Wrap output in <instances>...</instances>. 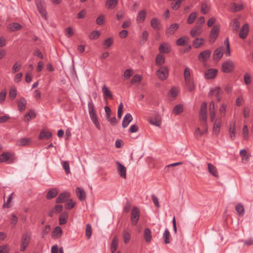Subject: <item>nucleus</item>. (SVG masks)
<instances>
[{
  "label": "nucleus",
  "mask_w": 253,
  "mask_h": 253,
  "mask_svg": "<svg viewBox=\"0 0 253 253\" xmlns=\"http://www.w3.org/2000/svg\"><path fill=\"white\" fill-rule=\"evenodd\" d=\"M202 27L200 26H197L193 28L190 32V34L193 38L197 37L200 36L202 33Z\"/></svg>",
  "instance_id": "nucleus-14"
},
{
  "label": "nucleus",
  "mask_w": 253,
  "mask_h": 253,
  "mask_svg": "<svg viewBox=\"0 0 253 253\" xmlns=\"http://www.w3.org/2000/svg\"><path fill=\"white\" fill-rule=\"evenodd\" d=\"M123 104L122 102H121L118 106L117 116L118 118L120 119L122 117L123 114Z\"/></svg>",
  "instance_id": "nucleus-62"
},
{
  "label": "nucleus",
  "mask_w": 253,
  "mask_h": 253,
  "mask_svg": "<svg viewBox=\"0 0 253 253\" xmlns=\"http://www.w3.org/2000/svg\"><path fill=\"white\" fill-rule=\"evenodd\" d=\"M16 95L17 92L16 88L14 87H11L9 93V97H10L12 99H13L16 97Z\"/></svg>",
  "instance_id": "nucleus-55"
},
{
  "label": "nucleus",
  "mask_w": 253,
  "mask_h": 253,
  "mask_svg": "<svg viewBox=\"0 0 253 253\" xmlns=\"http://www.w3.org/2000/svg\"><path fill=\"white\" fill-rule=\"evenodd\" d=\"M132 120V117L131 115L129 113H127L123 118V122H122V126L124 128L126 127L129 123L131 122Z\"/></svg>",
  "instance_id": "nucleus-17"
},
{
  "label": "nucleus",
  "mask_w": 253,
  "mask_h": 253,
  "mask_svg": "<svg viewBox=\"0 0 253 253\" xmlns=\"http://www.w3.org/2000/svg\"><path fill=\"white\" fill-rule=\"evenodd\" d=\"M189 42V38L187 36L182 37L178 39L176 42V44L179 46L187 45Z\"/></svg>",
  "instance_id": "nucleus-23"
},
{
  "label": "nucleus",
  "mask_w": 253,
  "mask_h": 253,
  "mask_svg": "<svg viewBox=\"0 0 253 253\" xmlns=\"http://www.w3.org/2000/svg\"><path fill=\"white\" fill-rule=\"evenodd\" d=\"M165 62L164 56L161 54L157 55L156 59V63H164Z\"/></svg>",
  "instance_id": "nucleus-63"
},
{
  "label": "nucleus",
  "mask_w": 253,
  "mask_h": 253,
  "mask_svg": "<svg viewBox=\"0 0 253 253\" xmlns=\"http://www.w3.org/2000/svg\"><path fill=\"white\" fill-rule=\"evenodd\" d=\"M124 241L126 244L129 242L130 239V234L127 231H124L123 233Z\"/></svg>",
  "instance_id": "nucleus-54"
},
{
  "label": "nucleus",
  "mask_w": 253,
  "mask_h": 253,
  "mask_svg": "<svg viewBox=\"0 0 253 253\" xmlns=\"http://www.w3.org/2000/svg\"><path fill=\"white\" fill-rule=\"evenodd\" d=\"M179 27V25L178 23H173L171 24L166 29V35L168 37L173 35L178 29Z\"/></svg>",
  "instance_id": "nucleus-6"
},
{
  "label": "nucleus",
  "mask_w": 253,
  "mask_h": 253,
  "mask_svg": "<svg viewBox=\"0 0 253 253\" xmlns=\"http://www.w3.org/2000/svg\"><path fill=\"white\" fill-rule=\"evenodd\" d=\"M102 92L103 93V97L105 98H109L110 99L113 98V95L111 92L109 90V88L104 85L102 88Z\"/></svg>",
  "instance_id": "nucleus-26"
},
{
  "label": "nucleus",
  "mask_w": 253,
  "mask_h": 253,
  "mask_svg": "<svg viewBox=\"0 0 253 253\" xmlns=\"http://www.w3.org/2000/svg\"><path fill=\"white\" fill-rule=\"evenodd\" d=\"M244 80L245 84L246 85H249L252 83L251 77L249 74L247 73L245 74L244 76Z\"/></svg>",
  "instance_id": "nucleus-53"
},
{
  "label": "nucleus",
  "mask_w": 253,
  "mask_h": 253,
  "mask_svg": "<svg viewBox=\"0 0 253 253\" xmlns=\"http://www.w3.org/2000/svg\"><path fill=\"white\" fill-rule=\"evenodd\" d=\"M233 8V11L236 12L237 11H241L243 8V6L242 4H237L234 2L231 3Z\"/></svg>",
  "instance_id": "nucleus-46"
},
{
  "label": "nucleus",
  "mask_w": 253,
  "mask_h": 253,
  "mask_svg": "<svg viewBox=\"0 0 253 253\" xmlns=\"http://www.w3.org/2000/svg\"><path fill=\"white\" fill-rule=\"evenodd\" d=\"M207 113H200V119L201 122L202 126H205L207 124Z\"/></svg>",
  "instance_id": "nucleus-50"
},
{
  "label": "nucleus",
  "mask_w": 253,
  "mask_h": 253,
  "mask_svg": "<svg viewBox=\"0 0 253 253\" xmlns=\"http://www.w3.org/2000/svg\"><path fill=\"white\" fill-rule=\"evenodd\" d=\"M62 166L67 174L70 173V166L68 161H64L62 163Z\"/></svg>",
  "instance_id": "nucleus-56"
},
{
  "label": "nucleus",
  "mask_w": 253,
  "mask_h": 253,
  "mask_svg": "<svg viewBox=\"0 0 253 253\" xmlns=\"http://www.w3.org/2000/svg\"><path fill=\"white\" fill-rule=\"evenodd\" d=\"M224 43L226 45V50L225 52V54L227 56H229L230 54V43H229V40L228 38H226L224 41Z\"/></svg>",
  "instance_id": "nucleus-51"
},
{
  "label": "nucleus",
  "mask_w": 253,
  "mask_h": 253,
  "mask_svg": "<svg viewBox=\"0 0 253 253\" xmlns=\"http://www.w3.org/2000/svg\"><path fill=\"white\" fill-rule=\"evenodd\" d=\"M14 155L11 152H3L0 155V162H8V164H12L14 162Z\"/></svg>",
  "instance_id": "nucleus-3"
},
{
  "label": "nucleus",
  "mask_w": 253,
  "mask_h": 253,
  "mask_svg": "<svg viewBox=\"0 0 253 253\" xmlns=\"http://www.w3.org/2000/svg\"><path fill=\"white\" fill-rule=\"evenodd\" d=\"M211 54V52L210 50H204L199 55V59L201 62H205L210 58Z\"/></svg>",
  "instance_id": "nucleus-12"
},
{
  "label": "nucleus",
  "mask_w": 253,
  "mask_h": 253,
  "mask_svg": "<svg viewBox=\"0 0 253 253\" xmlns=\"http://www.w3.org/2000/svg\"><path fill=\"white\" fill-rule=\"evenodd\" d=\"M149 123L156 126H160L161 125V121L159 116H157L156 118H150Z\"/></svg>",
  "instance_id": "nucleus-39"
},
{
  "label": "nucleus",
  "mask_w": 253,
  "mask_h": 253,
  "mask_svg": "<svg viewBox=\"0 0 253 253\" xmlns=\"http://www.w3.org/2000/svg\"><path fill=\"white\" fill-rule=\"evenodd\" d=\"M8 27L11 31H16L19 30L21 28V26L18 23H13L9 24Z\"/></svg>",
  "instance_id": "nucleus-36"
},
{
  "label": "nucleus",
  "mask_w": 253,
  "mask_h": 253,
  "mask_svg": "<svg viewBox=\"0 0 253 253\" xmlns=\"http://www.w3.org/2000/svg\"><path fill=\"white\" fill-rule=\"evenodd\" d=\"M221 126V123L220 121L216 120L213 126V131L215 133L217 134L220 130V127Z\"/></svg>",
  "instance_id": "nucleus-44"
},
{
  "label": "nucleus",
  "mask_w": 253,
  "mask_h": 253,
  "mask_svg": "<svg viewBox=\"0 0 253 253\" xmlns=\"http://www.w3.org/2000/svg\"><path fill=\"white\" fill-rule=\"evenodd\" d=\"M240 155L242 158V161L244 163H246L249 161V156L248 155L246 150H241L240 152Z\"/></svg>",
  "instance_id": "nucleus-32"
},
{
  "label": "nucleus",
  "mask_w": 253,
  "mask_h": 253,
  "mask_svg": "<svg viewBox=\"0 0 253 253\" xmlns=\"http://www.w3.org/2000/svg\"><path fill=\"white\" fill-rule=\"evenodd\" d=\"M62 234V230L61 228L59 226L56 227L52 232V236L54 238H58L60 237Z\"/></svg>",
  "instance_id": "nucleus-29"
},
{
  "label": "nucleus",
  "mask_w": 253,
  "mask_h": 253,
  "mask_svg": "<svg viewBox=\"0 0 253 253\" xmlns=\"http://www.w3.org/2000/svg\"><path fill=\"white\" fill-rule=\"evenodd\" d=\"M31 239V234L29 232L25 233L22 235L20 251L24 252L28 246Z\"/></svg>",
  "instance_id": "nucleus-2"
},
{
  "label": "nucleus",
  "mask_w": 253,
  "mask_h": 253,
  "mask_svg": "<svg viewBox=\"0 0 253 253\" xmlns=\"http://www.w3.org/2000/svg\"><path fill=\"white\" fill-rule=\"evenodd\" d=\"M31 142V139L29 138H21L18 140L17 144L19 146H26Z\"/></svg>",
  "instance_id": "nucleus-34"
},
{
  "label": "nucleus",
  "mask_w": 253,
  "mask_h": 253,
  "mask_svg": "<svg viewBox=\"0 0 253 253\" xmlns=\"http://www.w3.org/2000/svg\"><path fill=\"white\" fill-rule=\"evenodd\" d=\"M235 122H231L230 123L229 135L232 140H234L235 136Z\"/></svg>",
  "instance_id": "nucleus-24"
},
{
  "label": "nucleus",
  "mask_w": 253,
  "mask_h": 253,
  "mask_svg": "<svg viewBox=\"0 0 253 253\" xmlns=\"http://www.w3.org/2000/svg\"><path fill=\"white\" fill-rule=\"evenodd\" d=\"M184 76L185 81H188V80L191 79L190 69L188 67H186L185 69L184 72Z\"/></svg>",
  "instance_id": "nucleus-57"
},
{
  "label": "nucleus",
  "mask_w": 253,
  "mask_h": 253,
  "mask_svg": "<svg viewBox=\"0 0 253 253\" xmlns=\"http://www.w3.org/2000/svg\"><path fill=\"white\" fill-rule=\"evenodd\" d=\"M142 80V77L139 75H135L133 76V78L131 80V84H134L135 83H138L141 82Z\"/></svg>",
  "instance_id": "nucleus-52"
},
{
  "label": "nucleus",
  "mask_w": 253,
  "mask_h": 253,
  "mask_svg": "<svg viewBox=\"0 0 253 253\" xmlns=\"http://www.w3.org/2000/svg\"><path fill=\"white\" fill-rule=\"evenodd\" d=\"M117 166V170L120 176L124 179L126 178V167L121 164L119 162H116Z\"/></svg>",
  "instance_id": "nucleus-8"
},
{
  "label": "nucleus",
  "mask_w": 253,
  "mask_h": 253,
  "mask_svg": "<svg viewBox=\"0 0 253 253\" xmlns=\"http://www.w3.org/2000/svg\"><path fill=\"white\" fill-rule=\"evenodd\" d=\"M234 69V64H222L221 70L225 73H231Z\"/></svg>",
  "instance_id": "nucleus-20"
},
{
  "label": "nucleus",
  "mask_w": 253,
  "mask_h": 253,
  "mask_svg": "<svg viewBox=\"0 0 253 253\" xmlns=\"http://www.w3.org/2000/svg\"><path fill=\"white\" fill-rule=\"evenodd\" d=\"M27 101L24 97H21L19 100H17V105L18 110L20 112H22L26 109Z\"/></svg>",
  "instance_id": "nucleus-18"
},
{
  "label": "nucleus",
  "mask_w": 253,
  "mask_h": 253,
  "mask_svg": "<svg viewBox=\"0 0 253 253\" xmlns=\"http://www.w3.org/2000/svg\"><path fill=\"white\" fill-rule=\"evenodd\" d=\"M100 36V33L98 31H93L90 33L89 35V38L91 40H95L99 38Z\"/></svg>",
  "instance_id": "nucleus-48"
},
{
  "label": "nucleus",
  "mask_w": 253,
  "mask_h": 253,
  "mask_svg": "<svg viewBox=\"0 0 253 253\" xmlns=\"http://www.w3.org/2000/svg\"><path fill=\"white\" fill-rule=\"evenodd\" d=\"M243 135L244 139H247L249 136V129L247 125L244 126L243 128Z\"/></svg>",
  "instance_id": "nucleus-59"
},
{
  "label": "nucleus",
  "mask_w": 253,
  "mask_h": 253,
  "mask_svg": "<svg viewBox=\"0 0 253 253\" xmlns=\"http://www.w3.org/2000/svg\"><path fill=\"white\" fill-rule=\"evenodd\" d=\"M36 116V114L35 112L33 110H31L29 113L25 115L24 121L26 122H28L31 119L35 118Z\"/></svg>",
  "instance_id": "nucleus-30"
},
{
  "label": "nucleus",
  "mask_w": 253,
  "mask_h": 253,
  "mask_svg": "<svg viewBox=\"0 0 253 253\" xmlns=\"http://www.w3.org/2000/svg\"><path fill=\"white\" fill-rule=\"evenodd\" d=\"M235 210L239 216H242L245 213L244 206L241 204H238L235 207Z\"/></svg>",
  "instance_id": "nucleus-33"
},
{
  "label": "nucleus",
  "mask_w": 253,
  "mask_h": 253,
  "mask_svg": "<svg viewBox=\"0 0 253 253\" xmlns=\"http://www.w3.org/2000/svg\"><path fill=\"white\" fill-rule=\"evenodd\" d=\"M113 42V39L112 38H109L106 39L104 41V45L106 46V47H109Z\"/></svg>",
  "instance_id": "nucleus-60"
},
{
  "label": "nucleus",
  "mask_w": 253,
  "mask_h": 253,
  "mask_svg": "<svg viewBox=\"0 0 253 253\" xmlns=\"http://www.w3.org/2000/svg\"><path fill=\"white\" fill-rule=\"evenodd\" d=\"M182 111L183 107L180 104L175 106L172 110V113L176 115L180 114Z\"/></svg>",
  "instance_id": "nucleus-43"
},
{
  "label": "nucleus",
  "mask_w": 253,
  "mask_h": 253,
  "mask_svg": "<svg viewBox=\"0 0 253 253\" xmlns=\"http://www.w3.org/2000/svg\"><path fill=\"white\" fill-rule=\"evenodd\" d=\"M232 22L233 32H237L240 27V23L237 19H233Z\"/></svg>",
  "instance_id": "nucleus-47"
},
{
  "label": "nucleus",
  "mask_w": 253,
  "mask_h": 253,
  "mask_svg": "<svg viewBox=\"0 0 253 253\" xmlns=\"http://www.w3.org/2000/svg\"><path fill=\"white\" fill-rule=\"evenodd\" d=\"M204 39L203 38H196L193 41V46L198 48L203 44Z\"/></svg>",
  "instance_id": "nucleus-41"
},
{
  "label": "nucleus",
  "mask_w": 253,
  "mask_h": 253,
  "mask_svg": "<svg viewBox=\"0 0 253 253\" xmlns=\"http://www.w3.org/2000/svg\"><path fill=\"white\" fill-rule=\"evenodd\" d=\"M76 193L78 198L82 201L85 200L86 194L83 189L77 187L76 189Z\"/></svg>",
  "instance_id": "nucleus-16"
},
{
  "label": "nucleus",
  "mask_w": 253,
  "mask_h": 253,
  "mask_svg": "<svg viewBox=\"0 0 253 253\" xmlns=\"http://www.w3.org/2000/svg\"><path fill=\"white\" fill-rule=\"evenodd\" d=\"M220 30V27L218 25H215L212 28L211 33H210V42H213L214 40L216 39L218 36L219 32Z\"/></svg>",
  "instance_id": "nucleus-7"
},
{
  "label": "nucleus",
  "mask_w": 253,
  "mask_h": 253,
  "mask_svg": "<svg viewBox=\"0 0 253 253\" xmlns=\"http://www.w3.org/2000/svg\"><path fill=\"white\" fill-rule=\"evenodd\" d=\"M159 50L161 53H168L170 51L171 46L169 43L163 42L159 46Z\"/></svg>",
  "instance_id": "nucleus-13"
},
{
  "label": "nucleus",
  "mask_w": 253,
  "mask_h": 253,
  "mask_svg": "<svg viewBox=\"0 0 253 253\" xmlns=\"http://www.w3.org/2000/svg\"><path fill=\"white\" fill-rule=\"evenodd\" d=\"M42 16L45 19H47L46 11L43 6L37 8Z\"/></svg>",
  "instance_id": "nucleus-61"
},
{
  "label": "nucleus",
  "mask_w": 253,
  "mask_h": 253,
  "mask_svg": "<svg viewBox=\"0 0 253 253\" xmlns=\"http://www.w3.org/2000/svg\"><path fill=\"white\" fill-rule=\"evenodd\" d=\"M52 136V133L49 131H42L40 134L39 138L40 139L44 138L49 139Z\"/></svg>",
  "instance_id": "nucleus-35"
},
{
  "label": "nucleus",
  "mask_w": 253,
  "mask_h": 253,
  "mask_svg": "<svg viewBox=\"0 0 253 253\" xmlns=\"http://www.w3.org/2000/svg\"><path fill=\"white\" fill-rule=\"evenodd\" d=\"M223 49L224 48L221 46L216 48L214 51L213 58L215 62L219 61V59L222 57Z\"/></svg>",
  "instance_id": "nucleus-10"
},
{
  "label": "nucleus",
  "mask_w": 253,
  "mask_h": 253,
  "mask_svg": "<svg viewBox=\"0 0 253 253\" xmlns=\"http://www.w3.org/2000/svg\"><path fill=\"white\" fill-rule=\"evenodd\" d=\"M164 243L166 244L170 243L171 241L170 232L168 229H166L163 235Z\"/></svg>",
  "instance_id": "nucleus-27"
},
{
  "label": "nucleus",
  "mask_w": 253,
  "mask_h": 253,
  "mask_svg": "<svg viewBox=\"0 0 253 253\" xmlns=\"http://www.w3.org/2000/svg\"><path fill=\"white\" fill-rule=\"evenodd\" d=\"M0 253H9V247L7 245L0 246Z\"/></svg>",
  "instance_id": "nucleus-64"
},
{
  "label": "nucleus",
  "mask_w": 253,
  "mask_h": 253,
  "mask_svg": "<svg viewBox=\"0 0 253 253\" xmlns=\"http://www.w3.org/2000/svg\"><path fill=\"white\" fill-rule=\"evenodd\" d=\"M197 16V13L196 12L192 13L188 18L187 23L189 24L193 23L196 19Z\"/></svg>",
  "instance_id": "nucleus-49"
},
{
  "label": "nucleus",
  "mask_w": 253,
  "mask_h": 253,
  "mask_svg": "<svg viewBox=\"0 0 253 253\" xmlns=\"http://www.w3.org/2000/svg\"><path fill=\"white\" fill-rule=\"evenodd\" d=\"M133 74V70L130 69H126L124 72V77L126 79H128Z\"/></svg>",
  "instance_id": "nucleus-58"
},
{
  "label": "nucleus",
  "mask_w": 253,
  "mask_h": 253,
  "mask_svg": "<svg viewBox=\"0 0 253 253\" xmlns=\"http://www.w3.org/2000/svg\"><path fill=\"white\" fill-rule=\"evenodd\" d=\"M88 112L89 114V116L90 119L96 127L98 129H100V124L98 121L97 117L95 112V108L94 104L92 101L91 100L90 101L88 102Z\"/></svg>",
  "instance_id": "nucleus-1"
},
{
  "label": "nucleus",
  "mask_w": 253,
  "mask_h": 253,
  "mask_svg": "<svg viewBox=\"0 0 253 253\" xmlns=\"http://www.w3.org/2000/svg\"><path fill=\"white\" fill-rule=\"evenodd\" d=\"M249 25L248 24H245L241 28V30L239 32V37L240 38L244 39H245L249 33Z\"/></svg>",
  "instance_id": "nucleus-11"
},
{
  "label": "nucleus",
  "mask_w": 253,
  "mask_h": 253,
  "mask_svg": "<svg viewBox=\"0 0 253 253\" xmlns=\"http://www.w3.org/2000/svg\"><path fill=\"white\" fill-rule=\"evenodd\" d=\"M69 197V194L67 192L62 193L59 194L58 197L56 199V203L57 204L62 203L65 202Z\"/></svg>",
  "instance_id": "nucleus-15"
},
{
  "label": "nucleus",
  "mask_w": 253,
  "mask_h": 253,
  "mask_svg": "<svg viewBox=\"0 0 253 253\" xmlns=\"http://www.w3.org/2000/svg\"><path fill=\"white\" fill-rule=\"evenodd\" d=\"M210 10V6L207 2L201 3V11L203 14H207Z\"/></svg>",
  "instance_id": "nucleus-38"
},
{
  "label": "nucleus",
  "mask_w": 253,
  "mask_h": 253,
  "mask_svg": "<svg viewBox=\"0 0 253 253\" xmlns=\"http://www.w3.org/2000/svg\"><path fill=\"white\" fill-rule=\"evenodd\" d=\"M222 92L221 90L220 87L219 86L216 87L213 90H211L209 93V96L214 95L215 97L221 95Z\"/></svg>",
  "instance_id": "nucleus-31"
},
{
  "label": "nucleus",
  "mask_w": 253,
  "mask_h": 253,
  "mask_svg": "<svg viewBox=\"0 0 253 253\" xmlns=\"http://www.w3.org/2000/svg\"><path fill=\"white\" fill-rule=\"evenodd\" d=\"M58 193V191L56 188H52L47 192L46 198L49 200L55 197Z\"/></svg>",
  "instance_id": "nucleus-25"
},
{
  "label": "nucleus",
  "mask_w": 253,
  "mask_h": 253,
  "mask_svg": "<svg viewBox=\"0 0 253 253\" xmlns=\"http://www.w3.org/2000/svg\"><path fill=\"white\" fill-rule=\"evenodd\" d=\"M146 16L145 10H142L138 13L136 17V21L138 23H142L144 21Z\"/></svg>",
  "instance_id": "nucleus-22"
},
{
  "label": "nucleus",
  "mask_w": 253,
  "mask_h": 253,
  "mask_svg": "<svg viewBox=\"0 0 253 253\" xmlns=\"http://www.w3.org/2000/svg\"><path fill=\"white\" fill-rule=\"evenodd\" d=\"M140 211L138 208L135 207L133 208L131 213V220L132 225H136L139 220Z\"/></svg>",
  "instance_id": "nucleus-4"
},
{
  "label": "nucleus",
  "mask_w": 253,
  "mask_h": 253,
  "mask_svg": "<svg viewBox=\"0 0 253 253\" xmlns=\"http://www.w3.org/2000/svg\"><path fill=\"white\" fill-rule=\"evenodd\" d=\"M92 234V228L90 224H87L85 228V236L87 239L90 238Z\"/></svg>",
  "instance_id": "nucleus-45"
},
{
  "label": "nucleus",
  "mask_w": 253,
  "mask_h": 253,
  "mask_svg": "<svg viewBox=\"0 0 253 253\" xmlns=\"http://www.w3.org/2000/svg\"><path fill=\"white\" fill-rule=\"evenodd\" d=\"M218 70L215 69H209L205 72V77L207 79H212L215 77Z\"/></svg>",
  "instance_id": "nucleus-9"
},
{
  "label": "nucleus",
  "mask_w": 253,
  "mask_h": 253,
  "mask_svg": "<svg viewBox=\"0 0 253 253\" xmlns=\"http://www.w3.org/2000/svg\"><path fill=\"white\" fill-rule=\"evenodd\" d=\"M144 238L147 243H150L152 239V233L150 229L146 228L144 231Z\"/></svg>",
  "instance_id": "nucleus-28"
},
{
  "label": "nucleus",
  "mask_w": 253,
  "mask_h": 253,
  "mask_svg": "<svg viewBox=\"0 0 253 253\" xmlns=\"http://www.w3.org/2000/svg\"><path fill=\"white\" fill-rule=\"evenodd\" d=\"M118 245V239L116 237H115L112 240L111 246V251L112 253H114L116 252L117 247Z\"/></svg>",
  "instance_id": "nucleus-42"
},
{
  "label": "nucleus",
  "mask_w": 253,
  "mask_h": 253,
  "mask_svg": "<svg viewBox=\"0 0 253 253\" xmlns=\"http://www.w3.org/2000/svg\"><path fill=\"white\" fill-rule=\"evenodd\" d=\"M186 86L190 91H192L195 89V85L193 82L190 79L188 81H185Z\"/></svg>",
  "instance_id": "nucleus-40"
},
{
  "label": "nucleus",
  "mask_w": 253,
  "mask_h": 253,
  "mask_svg": "<svg viewBox=\"0 0 253 253\" xmlns=\"http://www.w3.org/2000/svg\"><path fill=\"white\" fill-rule=\"evenodd\" d=\"M151 26L155 30L161 29V23L157 18H153L151 20Z\"/></svg>",
  "instance_id": "nucleus-21"
},
{
  "label": "nucleus",
  "mask_w": 253,
  "mask_h": 253,
  "mask_svg": "<svg viewBox=\"0 0 253 253\" xmlns=\"http://www.w3.org/2000/svg\"><path fill=\"white\" fill-rule=\"evenodd\" d=\"M168 69L165 66L161 67L157 72V75L161 80H166L168 76Z\"/></svg>",
  "instance_id": "nucleus-5"
},
{
  "label": "nucleus",
  "mask_w": 253,
  "mask_h": 253,
  "mask_svg": "<svg viewBox=\"0 0 253 253\" xmlns=\"http://www.w3.org/2000/svg\"><path fill=\"white\" fill-rule=\"evenodd\" d=\"M208 169L209 172L213 176L217 177L218 176V172L216 167L211 163L208 164Z\"/></svg>",
  "instance_id": "nucleus-19"
},
{
  "label": "nucleus",
  "mask_w": 253,
  "mask_h": 253,
  "mask_svg": "<svg viewBox=\"0 0 253 253\" xmlns=\"http://www.w3.org/2000/svg\"><path fill=\"white\" fill-rule=\"evenodd\" d=\"M118 2V0H108L106 1L105 4L108 8L112 9L117 5Z\"/></svg>",
  "instance_id": "nucleus-37"
}]
</instances>
